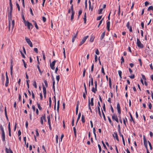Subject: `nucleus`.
<instances>
[{"instance_id":"12","label":"nucleus","mask_w":153,"mask_h":153,"mask_svg":"<svg viewBox=\"0 0 153 153\" xmlns=\"http://www.w3.org/2000/svg\"><path fill=\"white\" fill-rule=\"evenodd\" d=\"M143 140H144V144L145 146V148H146V149H148L147 148V141L145 139L144 137L143 138Z\"/></svg>"},{"instance_id":"55","label":"nucleus","mask_w":153,"mask_h":153,"mask_svg":"<svg viewBox=\"0 0 153 153\" xmlns=\"http://www.w3.org/2000/svg\"><path fill=\"white\" fill-rule=\"evenodd\" d=\"M141 27L143 29H144V23L143 22H141Z\"/></svg>"},{"instance_id":"37","label":"nucleus","mask_w":153,"mask_h":153,"mask_svg":"<svg viewBox=\"0 0 153 153\" xmlns=\"http://www.w3.org/2000/svg\"><path fill=\"white\" fill-rule=\"evenodd\" d=\"M82 10H80L79 11V12H78V18H79V16H80L81 15V14L82 13Z\"/></svg>"},{"instance_id":"59","label":"nucleus","mask_w":153,"mask_h":153,"mask_svg":"<svg viewBox=\"0 0 153 153\" xmlns=\"http://www.w3.org/2000/svg\"><path fill=\"white\" fill-rule=\"evenodd\" d=\"M126 26L127 27V28L128 29L130 28V27L129 26V22H128L126 24Z\"/></svg>"},{"instance_id":"29","label":"nucleus","mask_w":153,"mask_h":153,"mask_svg":"<svg viewBox=\"0 0 153 153\" xmlns=\"http://www.w3.org/2000/svg\"><path fill=\"white\" fill-rule=\"evenodd\" d=\"M37 67L38 68V69L39 70V72L40 73V74H41L43 72V71H41L40 70V69L39 67V65H37Z\"/></svg>"},{"instance_id":"54","label":"nucleus","mask_w":153,"mask_h":153,"mask_svg":"<svg viewBox=\"0 0 153 153\" xmlns=\"http://www.w3.org/2000/svg\"><path fill=\"white\" fill-rule=\"evenodd\" d=\"M148 143L149 145V146H150V149L151 150H152V146L151 145V143L149 141H148Z\"/></svg>"},{"instance_id":"60","label":"nucleus","mask_w":153,"mask_h":153,"mask_svg":"<svg viewBox=\"0 0 153 153\" xmlns=\"http://www.w3.org/2000/svg\"><path fill=\"white\" fill-rule=\"evenodd\" d=\"M101 71L102 73L104 75H105V73L104 72V69L103 67H102L101 68Z\"/></svg>"},{"instance_id":"26","label":"nucleus","mask_w":153,"mask_h":153,"mask_svg":"<svg viewBox=\"0 0 153 153\" xmlns=\"http://www.w3.org/2000/svg\"><path fill=\"white\" fill-rule=\"evenodd\" d=\"M83 19L84 20V23L85 24L86 23V13L85 12L84 14V17L83 18Z\"/></svg>"},{"instance_id":"34","label":"nucleus","mask_w":153,"mask_h":153,"mask_svg":"<svg viewBox=\"0 0 153 153\" xmlns=\"http://www.w3.org/2000/svg\"><path fill=\"white\" fill-rule=\"evenodd\" d=\"M37 107H38V108L39 109V110H41L42 109V108L41 107L40 104L39 103L37 102Z\"/></svg>"},{"instance_id":"61","label":"nucleus","mask_w":153,"mask_h":153,"mask_svg":"<svg viewBox=\"0 0 153 153\" xmlns=\"http://www.w3.org/2000/svg\"><path fill=\"white\" fill-rule=\"evenodd\" d=\"M74 118H72V126H73L74 125Z\"/></svg>"},{"instance_id":"27","label":"nucleus","mask_w":153,"mask_h":153,"mask_svg":"<svg viewBox=\"0 0 153 153\" xmlns=\"http://www.w3.org/2000/svg\"><path fill=\"white\" fill-rule=\"evenodd\" d=\"M97 90V88H96V87H95L94 88V87L92 88L91 91L94 93H96V92Z\"/></svg>"},{"instance_id":"21","label":"nucleus","mask_w":153,"mask_h":153,"mask_svg":"<svg viewBox=\"0 0 153 153\" xmlns=\"http://www.w3.org/2000/svg\"><path fill=\"white\" fill-rule=\"evenodd\" d=\"M47 119H48V125H50L51 124V118L50 117L49 115L47 117Z\"/></svg>"},{"instance_id":"35","label":"nucleus","mask_w":153,"mask_h":153,"mask_svg":"<svg viewBox=\"0 0 153 153\" xmlns=\"http://www.w3.org/2000/svg\"><path fill=\"white\" fill-rule=\"evenodd\" d=\"M98 112L99 114L100 117L101 118H102V117L101 115V111H100V108L99 107H98Z\"/></svg>"},{"instance_id":"45","label":"nucleus","mask_w":153,"mask_h":153,"mask_svg":"<svg viewBox=\"0 0 153 153\" xmlns=\"http://www.w3.org/2000/svg\"><path fill=\"white\" fill-rule=\"evenodd\" d=\"M95 53L97 55H98L100 54L99 51L98 49H97L95 51Z\"/></svg>"},{"instance_id":"57","label":"nucleus","mask_w":153,"mask_h":153,"mask_svg":"<svg viewBox=\"0 0 153 153\" xmlns=\"http://www.w3.org/2000/svg\"><path fill=\"white\" fill-rule=\"evenodd\" d=\"M8 129L9 131H11V128L10 126V123L9 122L8 124Z\"/></svg>"},{"instance_id":"58","label":"nucleus","mask_w":153,"mask_h":153,"mask_svg":"<svg viewBox=\"0 0 153 153\" xmlns=\"http://www.w3.org/2000/svg\"><path fill=\"white\" fill-rule=\"evenodd\" d=\"M56 80H57V82H58L59 81V79H60L59 75L56 76Z\"/></svg>"},{"instance_id":"42","label":"nucleus","mask_w":153,"mask_h":153,"mask_svg":"<svg viewBox=\"0 0 153 153\" xmlns=\"http://www.w3.org/2000/svg\"><path fill=\"white\" fill-rule=\"evenodd\" d=\"M84 88H85V93L86 94H87V90H86V87L85 85V83H84Z\"/></svg>"},{"instance_id":"63","label":"nucleus","mask_w":153,"mask_h":153,"mask_svg":"<svg viewBox=\"0 0 153 153\" xmlns=\"http://www.w3.org/2000/svg\"><path fill=\"white\" fill-rule=\"evenodd\" d=\"M9 84V81H6L5 84V86L6 87H7L8 86Z\"/></svg>"},{"instance_id":"4","label":"nucleus","mask_w":153,"mask_h":153,"mask_svg":"<svg viewBox=\"0 0 153 153\" xmlns=\"http://www.w3.org/2000/svg\"><path fill=\"white\" fill-rule=\"evenodd\" d=\"M112 118L113 121H115L117 122L118 123V119L117 117V115L115 114H114L112 116Z\"/></svg>"},{"instance_id":"30","label":"nucleus","mask_w":153,"mask_h":153,"mask_svg":"<svg viewBox=\"0 0 153 153\" xmlns=\"http://www.w3.org/2000/svg\"><path fill=\"white\" fill-rule=\"evenodd\" d=\"M108 120L109 122V123H110V124L113 126V123L112 122L110 118L109 117H108Z\"/></svg>"},{"instance_id":"18","label":"nucleus","mask_w":153,"mask_h":153,"mask_svg":"<svg viewBox=\"0 0 153 153\" xmlns=\"http://www.w3.org/2000/svg\"><path fill=\"white\" fill-rule=\"evenodd\" d=\"M105 31L102 33L100 37V39L101 40L102 39L104 38L105 36Z\"/></svg>"},{"instance_id":"24","label":"nucleus","mask_w":153,"mask_h":153,"mask_svg":"<svg viewBox=\"0 0 153 153\" xmlns=\"http://www.w3.org/2000/svg\"><path fill=\"white\" fill-rule=\"evenodd\" d=\"M74 14H75L74 12H71V21H72L74 19Z\"/></svg>"},{"instance_id":"41","label":"nucleus","mask_w":153,"mask_h":153,"mask_svg":"<svg viewBox=\"0 0 153 153\" xmlns=\"http://www.w3.org/2000/svg\"><path fill=\"white\" fill-rule=\"evenodd\" d=\"M118 132H119V134L120 135V137L122 138L123 137V135L122 134H121L120 130H118Z\"/></svg>"},{"instance_id":"25","label":"nucleus","mask_w":153,"mask_h":153,"mask_svg":"<svg viewBox=\"0 0 153 153\" xmlns=\"http://www.w3.org/2000/svg\"><path fill=\"white\" fill-rule=\"evenodd\" d=\"M78 108H79V104L78 103H77L76 104V114L77 115L78 112Z\"/></svg>"},{"instance_id":"36","label":"nucleus","mask_w":153,"mask_h":153,"mask_svg":"<svg viewBox=\"0 0 153 153\" xmlns=\"http://www.w3.org/2000/svg\"><path fill=\"white\" fill-rule=\"evenodd\" d=\"M151 10L153 11V7L152 6H149L147 9V10L148 11H149Z\"/></svg>"},{"instance_id":"14","label":"nucleus","mask_w":153,"mask_h":153,"mask_svg":"<svg viewBox=\"0 0 153 153\" xmlns=\"http://www.w3.org/2000/svg\"><path fill=\"white\" fill-rule=\"evenodd\" d=\"M1 138L2 140L4 141L5 140V132L1 133Z\"/></svg>"},{"instance_id":"44","label":"nucleus","mask_w":153,"mask_h":153,"mask_svg":"<svg viewBox=\"0 0 153 153\" xmlns=\"http://www.w3.org/2000/svg\"><path fill=\"white\" fill-rule=\"evenodd\" d=\"M44 83L45 84L46 87H48V84L47 81L46 80H45L44 81Z\"/></svg>"},{"instance_id":"32","label":"nucleus","mask_w":153,"mask_h":153,"mask_svg":"<svg viewBox=\"0 0 153 153\" xmlns=\"http://www.w3.org/2000/svg\"><path fill=\"white\" fill-rule=\"evenodd\" d=\"M42 118L43 120H44L45 121H46V116L45 114H44L42 115Z\"/></svg>"},{"instance_id":"1","label":"nucleus","mask_w":153,"mask_h":153,"mask_svg":"<svg viewBox=\"0 0 153 153\" xmlns=\"http://www.w3.org/2000/svg\"><path fill=\"white\" fill-rule=\"evenodd\" d=\"M13 7H10V12H9V17L10 16V18H9L8 19V27L9 30H10V28H11L12 30H13L15 25V22L14 20L12 21L11 22V13Z\"/></svg>"},{"instance_id":"64","label":"nucleus","mask_w":153,"mask_h":153,"mask_svg":"<svg viewBox=\"0 0 153 153\" xmlns=\"http://www.w3.org/2000/svg\"><path fill=\"white\" fill-rule=\"evenodd\" d=\"M42 20H43L44 22H46V18L44 16L42 17Z\"/></svg>"},{"instance_id":"53","label":"nucleus","mask_w":153,"mask_h":153,"mask_svg":"<svg viewBox=\"0 0 153 153\" xmlns=\"http://www.w3.org/2000/svg\"><path fill=\"white\" fill-rule=\"evenodd\" d=\"M40 122L42 125H43V119L42 118V116L40 117Z\"/></svg>"},{"instance_id":"52","label":"nucleus","mask_w":153,"mask_h":153,"mask_svg":"<svg viewBox=\"0 0 153 153\" xmlns=\"http://www.w3.org/2000/svg\"><path fill=\"white\" fill-rule=\"evenodd\" d=\"M121 64H122V63L123 62H124V59L123 56H122L121 57Z\"/></svg>"},{"instance_id":"2","label":"nucleus","mask_w":153,"mask_h":153,"mask_svg":"<svg viewBox=\"0 0 153 153\" xmlns=\"http://www.w3.org/2000/svg\"><path fill=\"white\" fill-rule=\"evenodd\" d=\"M137 46L138 47L140 48H143L144 47L143 45L141 43L140 39L138 38H137V41L136 43Z\"/></svg>"},{"instance_id":"40","label":"nucleus","mask_w":153,"mask_h":153,"mask_svg":"<svg viewBox=\"0 0 153 153\" xmlns=\"http://www.w3.org/2000/svg\"><path fill=\"white\" fill-rule=\"evenodd\" d=\"M149 105H148V106L149 107V109H151L152 108V105L151 102H149L148 103Z\"/></svg>"},{"instance_id":"33","label":"nucleus","mask_w":153,"mask_h":153,"mask_svg":"<svg viewBox=\"0 0 153 153\" xmlns=\"http://www.w3.org/2000/svg\"><path fill=\"white\" fill-rule=\"evenodd\" d=\"M73 130L74 131V136L76 137V129L74 127H73Z\"/></svg>"},{"instance_id":"10","label":"nucleus","mask_w":153,"mask_h":153,"mask_svg":"<svg viewBox=\"0 0 153 153\" xmlns=\"http://www.w3.org/2000/svg\"><path fill=\"white\" fill-rule=\"evenodd\" d=\"M117 109L118 113L120 114L121 113V110L120 108V104L118 103L117 104Z\"/></svg>"},{"instance_id":"3","label":"nucleus","mask_w":153,"mask_h":153,"mask_svg":"<svg viewBox=\"0 0 153 153\" xmlns=\"http://www.w3.org/2000/svg\"><path fill=\"white\" fill-rule=\"evenodd\" d=\"M25 40L27 43V44L30 45V46L31 47H33V44L32 42L30 40V39L27 37H25Z\"/></svg>"},{"instance_id":"49","label":"nucleus","mask_w":153,"mask_h":153,"mask_svg":"<svg viewBox=\"0 0 153 153\" xmlns=\"http://www.w3.org/2000/svg\"><path fill=\"white\" fill-rule=\"evenodd\" d=\"M94 38L93 37H91L90 39V41L91 42H93L94 41Z\"/></svg>"},{"instance_id":"47","label":"nucleus","mask_w":153,"mask_h":153,"mask_svg":"<svg viewBox=\"0 0 153 153\" xmlns=\"http://www.w3.org/2000/svg\"><path fill=\"white\" fill-rule=\"evenodd\" d=\"M129 77L131 79H133L134 78V75L133 74H131V76H129Z\"/></svg>"},{"instance_id":"5","label":"nucleus","mask_w":153,"mask_h":153,"mask_svg":"<svg viewBox=\"0 0 153 153\" xmlns=\"http://www.w3.org/2000/svg\"><path fill=\"white\" fill-rule=\"evenodd\" d=\"M27 23L25 25L26 26H27L28 28L29 29H32L33 27V26L32 24L28 22L26 23Z\"/></svg>"},{"instance_id":"43","label":"nucleus","mask_w":153,"mask_h":153,"mask_svg":"<svg viewBox=\"0 0 153 153\" xmlns=\"http://www.w3.org/2000/svg\"><path fill=\"white\" fill-rule=\"evenodd\" d=\"M103 10V8H101V9H100L99 10V11H98V13L99 14H101L102 13V11Z\"/></svg>"},{"instance_id":"48","label":"nucleus","mask_w":153,"mask_h":153,"mask_svg":"<svg viewBox=\"0 0 153 153\" xmlns=\"http://www.w3.org/2000/svg\"><path fill=\"white\" fill-rule=\"evenodd\" d=\"M85 72H86V70L85 68H84L83 69V77H84L85 76Z\"/></svg>"},{"instance_id":"28","label":"nucleus","mask_w":153,"mask_h":153,"mask_svg":"<svg viewBox=\"0 0 153 153\" xmlns=\"http://www.w3.org/2000/svg\"><path fill=\"white\" fill-rule=\"evenodd\" d=\"M109 86L111 89L112 88V86H111V78L110 77L109 79Z\"/></svg>"},{"instance_id":"51","label":"nucleus","mask_w":153,"mask_h":153,"mask_svg":"<svg viewBox=\"0 0 153 153\" xmlns=\"http://www.w3.org/2000/svg\"><path fill=\"white\" fill-rule=\"evenodd\" d=\"M98 147L99 149V152H101V146L99 144H98Z\"/></svg>"},{"instance_id":"46","label":"nucleus","mask_w":153,"mask_h":153,"mask_svg":"<svg viewBox=\"0 0 153 153\" xmlns=\"http://www.w3.org/2000/svg\"><path fill=\"white\" fill-rule=\"evenodd\" d=\"M16 6L18 9L19 11L20 8V7H19V4L17 3L16 2Z\"/></svg>"},{"instance_id":"8","label":"nucleus","mask_w":153,"mask_h":153,"mask_svg":"<svg viewBox=\"0 0 153 153\" xmlns=\"http://www.w3.org/2000/svg\"><path fill=\"white\" fill-rule=\"evenodd\" d=\"M113 136L114 138H116L117 140L119 142V140L117 135V132H114V134H113Z\"/></svg>"},{"instance_id":"19","label":"nucleus","mask_w":153,"mask_h":153,"mask_svg":"<svg viewBox=\"0 0 153 153\" xmlns=\"http://www.w3.org/2000/svg\"><path fill=\"white\" fill-rule=\"evenodd\" d=\"M32 22H33V23H34V24L35 25V27L37 29H39V27H38L37 25V23L34 20H33L32 21Z\"/></svg>"},{"instance_id":"13","label":"nucleus","mask_w":153,"mask_h":153,"mask_svg":"<svg viewBox=\"0 0 153 153\" xmlns=\"http://www.w3.org/2000/svg\"><path fill=\"white\" fill-rule=\"evenodd\" d=\"M5 151L7 153H13L10 148L8 149L7 148H5Z\"/></svg>"},{"instance_id":"17","label":"nucleus","mask_w":153,"mask_h":153,"mask_svg":"<svg viewBox=\"0 0 153 153\" xmlns=\"http://www.w3.org/2000/svg\"><path fill=\"white\" fill-rule=\"evenodd\" d=\"M43 88V93L45 95V94H46V90L45 87L44 86V85H43L42 86Z\"/></svg>"},{"instance_id":"56","label":"nucleus","mask_w":153,"mask_h":153,"mask_svg":"<svg viewBox=\"0 0 153 153\" xmlns=\"http://www.w3.org/2000/svg\"><path fill=\"white\" fill-rule=\"evenodd\" d=\"M22 61L23 62V64H24V67L26 68H27V67H26V64L25 63V62L24 61V59H22Z\"/></svg>"},{"instance_id":"11","label":"nucleus","mask_w":153,"mask_h":153,"mask_svg":"<svg viewBox=\"0 0 153 153\" xmlns=\"http://www.w3.org/2000/svg\"><path fill=\"white\" fill-rule=\"evenodd\" d=\"M78 31H77L76 33L75 34L74 33L72 36V42H74V41L75 39L76 38L77 35L78 33Z\"/></svg>"},{"instance_id":"9","label":"nucleus","mask_w":153,"mask_h":153,"mask_svg":"<svg viewBox=\"0 0 153 153\" xmlns=\"http://www.w3.org/2000/svg\"><path fill=\"white\" fill-rule=\"evenodd\" d=\"M94 98H91V101H90L89 99L88 100V105H90V106L91 105V106H93L94 105Z\"/></svg>"},{"instance_id":"20","label":"nucleus","mask_w":153,"mask_h":153,"mask_svg":"<svg viewBox=\"0 0 153 153\" xmlns=\"http://www.w3.org/2000/svg\"><path fill=\"white\" fill-rule=\"evenodd\" d=\"M126 121L127 122L128 121V120H127V118L126 117H125V118H124L123 119V123H124L125 126L126 127L127 126H126Z\"/></svg>"},{"instance_id":"22","label":"nucleus","mask_w":153,"mask_h":153,"mask_svg":"<svg viewBox=\"0 0 153 153\" xmlns=\"http://www.w3.org/2000/svg\"><path fill=\"white\" fill-rule=\"evenodd\" d=\"M81 113L80 112H79V114L78 115V117L77 119V120H76V124H77L78 121V120L80 119V117H81Z\"/></svg>"},{"instance_id":"50","label":"nucleus","mask_w":153,"mask_h":153,"mask_svg":"<svg viewBox=\"0 0 153 153\" xmlns=\"http://www.w3.org/2000/svg\"><path fill=\"white\" fill-rule=\"evenodd\" d=\"M42 54H43V59L44 60H45V54L44 52V51H42Z\"/></svg>"},{"instance_id":"38","label":"nucleus","mask_w":153,"mask_h":153,"mask_svg":"<svg viewBox=\"0 0 153 153\" xmlns=\"http://www.w3.org/2000/svg\"><path fill=\"white\" fill-rule=\"evenodd\" d=\"M33 85L34 87L35 88H37L36 83V82L35 81H34L33 82Z\"/></svg>"},{"instance_id":"31","label":"nucleus","mask_w":153,"mask_h":153,"mask_svg":"<svg viewBox=\"0 0 153 153\" xmlns=\"http://www.w3.org/2000/svg\"><path fill=\"white\" fill-rule=\"evenodd\" d=\"M0 128L1 131V133L4 132V128H3L1 124L0 125Z\"/></svg>"},{"instance_id":"6","label":"nucleus","mask_w":153,"mask_h":153,"mask_svg":"<svg viewBox=\"0 0 153 153\" xmlns=\"http://www.w3.org/2000/svg\"><path fill=\"white\" fill-rule=\"evenodd\" d=\"M88 36H87L84 37H83V39H82V41L80 42V43L79 44V46H80L82 44H83L85 42V41L88 38Z\"/></svg>"},{"instance_id":"16","label":"nucleus","mask_w":153,"mask_h":153,"mask_svg":"<svg viewBox=\"0 0 153 153\" xmlns=\"http://www.w3.org/2000/svg\"><path fill=\"white\" fill-rule=\"evenodd\" d=\"M129 115H130V121L131 122H132V121H133V123H135V122H134V121L133 118V117L132 116V115L131 114V113L129 112Z\"/></svg>"},{"instance_id":"15","label":"nucleus","mask_w":153,"mask_h":153,"mask_svg":"<svg viewBox=\"0 0 153 153\" xmlns=\"http://www.w3.org/2000/svg\"><path fill=\"white\" fill-rule=\"evenodd\" d=\"M107 29L108 31H110V22L109 21L107 22Z\"/></svg>"},{"instance_id":"39","label":"nucleus","mask_w":153,"mask_h":153,"mask_svg":"<svg viewBox=\"0 0 153 153\" xmlns=\"http://www.w3.org/2000/svg\"><path fill=\"white\" fill-rule=\"evenodd\" d=\"M102 115L103 116V117L104 119V120L105 121L106 120V119L105 118V115L102 110Z\"/></svg>"},{"instance_id":"23","label":"nucleus","mask_w":153,"mask_h":153,"mask_svg":"<svg viewBox=\"0 0 153 153\" xmlns=\"http://www.w3.org/2000/svg\"><path fill=\"white\" fill-rule=\"evenodd\" d=\"M81 120L82 123H84L85 122V117L83 115L82 116Z\"/></svg>"},{"instance_id":"7","label":"nucleus","mask_w":153,"mask_h":153,"mask_svg":"<svg viewBox=\"0 0 153 153\" xmlns=\"http://www.w3.org/2000/svg\"><path fill=\"white\" fill-rule=\"evenodd\" d=\"M56 61L54 60L51 63H50V66L51 69L53 70H54L55 67H54L55 63L56 62Z\"/></svg>"},{"instance_id":"62","label":"nucleus","mask_w":153,"mask_h":153,"mask_svg":"<svg viewBox=\"0 0 153 153\" xmlns=\"http://www.w3.org/2000/svg\"><path fill=\"white\" fill-rule=\"evenodd\" d=\"M102 145H103V146L104 147L105 149H107L106 147V146L105 145L104 143V142L102 141Z\"/></svg>"}]
</instances>
